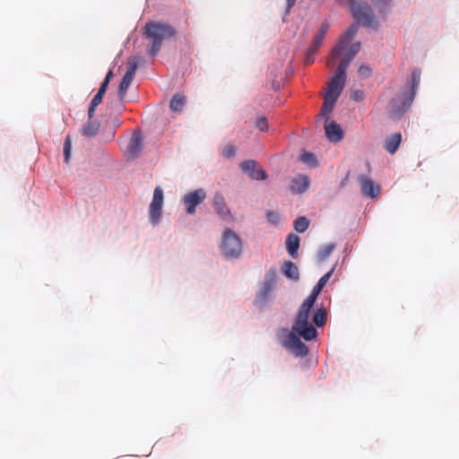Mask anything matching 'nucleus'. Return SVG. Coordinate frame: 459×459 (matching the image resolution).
Returning <instances> with one entry per match:
<instances>
[{
	"instance_id": "79ce46f5",
	"label": "nucleus",
	"mask_w": 459,
	"mask_h": 459,
	"mask_svg": "<svg viewBox=\"0 0 459 459\" xmlns=\"http://www.w3.org/2000/svg\"><path fill=\"white\" fill-rule=\"evenodd\" d=\"M324 39H325V36H323L320 33H316V35L315 36V38L313 39V42L321 46L323 44Z\"/></svg>"
},
{
	"instance_id": "a18cd8bd",
	"label": "nucleus",
	"mask_w": 459,
	"mask_h": 459,
	"mask_svg": "<svg viewBox=\"0 0 459 459\" xmlns=\"http://www.w3.org/2000/svg\"><path fill=\"white\" fill-rule=\"evenodd\" d=\"M327 30H328V24L324 23V24L321 26L320 30L317 31V33H320V34H322L323 36H325V35H326V33H327Z\"/></svg>"
},
{
	"instance_id": "f257e3e1",
	"label": "nucleus",
	"mask_w": 459,
	"mask_h": 459,
	"mask_svg": "<svg viewBox=\"0 0 459 459\" xmlns=\"http://www.w3.org/2000/svg\"><path fill=\"white\" fill-rule=\"evenodd\" d=\"M318 295L311 291L309 296L301 304L296 316L292 330L306 341H312L316 338L317 331L309 322V315Z\"/></svg>"
},
{
	"instance_id": "9d476101",
	"label": "nucleus",
	"mask_w": 459,
	"mask_h": 459,
	"mask_svg": "<svg viewBox=\"0 0 459 459\" xmlns=\"http://www.w3.org/2000/svg\"><path fill=\"white\" fill-rule=\"evenodd\" d=\"M163 206V191L160 186L155 187L152 201L149 208L150 220L153 224L160 221Z\"/></svg>"
},
{
	"instance_id": "aec40b11",
	"label": "nucleus",
	"mask_w": 459,
	"mask_h": 459,
	"mask_svg": "<svg viewBox=\"0 0 459 459\" xmlns=\"http://www.w3.org/2000/svg\"><path fill=\"white\" fill-rule=\"evenodd\" d=\"M299 242L300 238L295 234H289L286 238L287 251L293 258L297 257Z\"/></svg>"
},
{
	"instance_id": "393cba45",
	"label": "nucleus",
	"mask_w": 459,
	"mask_h": 459,
	"mask_svg": "<svg viewBox=\"0 0 459 459\" xmlns=\"http://www.w3.org/2000/svg\"><path fill=\"white\" fill-rule=\"evenodd\" d=\"M327 320V312L326 309L322 307L318 308L314 316H313V323L317 326L321 327L324 326Z\"/></svg>"
},
{
	"instance_id": "412c9836",
	"label": "nucleus",
	"mask_w": 459,
	"mask_h": 459,
	"mask_svg": "<svg viewBox=\"0 0 459 459\" xmlns=\"http://www.w3.org/2000/svg\"><path fill=\"white\" fill-rule=\"evenodd\" d=\"M186 96L184 94H174L169 103V109L172 112L180 113L183 110L184 106L186 105Z\"/></svg>"
},
{
	"instance_id": "7c9ffc66",
	"label": "nucleus",
	"mask_w": 459,
	"mask_h": 459,
	"mask_svg": "<svg viewBox=\"0 0 459 459\" xmlns=\"http://www.w3.org/2000/svg\"><path fill=\"white\" fill-rule=\"evenodd\" d=\"M335 248L334 244H327L325 245L319 252H318V260L319 261H325L333 251Z\"/></svg>"
},
{
	"instance_id": "ea45409f",
	"label": "nucleus",
	"mask_w": 459,
	"mask_h": 459,
	"mask_svg": "<svg viewBox=\"0 0 459 459\" xmlns=\"http://www.w3.org/2000/svg\"><path fill=\"white\" fill-rule=\"evenodd\" d=\"M266 216H267L268 221H271L272 223L276 224L278 222V216L273 212H272V211L267 212Z\"/></svg>"
},
{
	"instance_id": "f704fd0d",
	"label": "nucleus",
	"mask_w": 459,
	"mask_h": 459,
	"mask_svg": "<svg viewBox=\"0 0 459 459\" xmlns=\"http://www.w3.org/2000/svg\"><path fill=\"white\" fill-rule=\"evenodd\" d=\"M237 149L232 144H228L222 152L223 156H225L228 159L233 158L236 155Z\"/></svg>"
},
{
	"instance_id": "a211bd4d",
	"label": "nucleus",
	"mask_w": 459,
	"mask_h": 459,
	"mask_svg": "<svg viewBox=\"0 0 459 459\" xmlns=\"http://www.w3.org/2000/svg\"><path fill=\"white\" fill-rule=\"evenodd\" d=\"M309 186V179L307 176L300 175L291 181L290 189L292 193L301 194Z\"/></svg>"
},
{
	"instance_id": "6e6552de",
	"label": "nucleus",
	"mask_w": 459,
	"mask_h": 459,
	"mask_svg": "<svg viewBox=\"0 0 459 459\" xmlns=\"http://www.w3.org/2000/svg\"><path fill=\"white\" fill-rule=\"evenodd\" d=\"M206 192L203 188L195 189L187 193L182 198V203L186 208V213L193 215L195 213L196 207L206 199Z\"/></svg>"
},
{
	"instance_id": "de8ad7c7",
	"label": "nucleus",
	"mask_w": 459,
	"mask_h": 459,
	"mask_svg": "<svg viewBox=\"0 0 459 459\" xmlns=\"http://www.w3.org/2000/svg\"><path fill=\"white\" fill-rule=\"evenodd\" d=\"M361 96H362V91H355L353 93V97L352 98L355 100H359L361 98Z\"/></svg>"
},
{
	"instance_id": "5701e85b",
	"label": "nucleus",
	"mask_w": 459,
	"mask_h": 459,
	"mask_svg": "<svg viewBox=\"0 0 459 459\" xmlns=\"http://www.w3.org/2000/svg\"><path fill=\"white\" fill-rule=\"evenodd\" d=\"M282 270H283V273L286 277H288L291 280H295V281L299 280V269L294 263H292L290 261L285 262L283 264Z\"/></svg>"
},
{
	"instance_id": "c03bdc74",
	"label": "nucleus",
	"mask_w": 459,
	"mask_h": 459,
	"mask_svg": "<svg viewBox=\"0 0 459 459\" xmlns=\"http://www.w3.org/2000/svg\"><path fill=\"white\" fill-rule=\"evenodd\" d=\"M320 47L321 46L312 42V44L310 45L309 48L307 49V52L316 54Z\"/></svg>"
},
{
	"instance_id": "4468645a",
	"label": "nucleus",
	"mask_w": 459,
	"mask_h": 459,
	"mask_svg": "<svg viewBox=\"0 0 459 459\" xmlns=\"http://www.w3.org/2000/svg\"><path fill=\"white\" fill-rule=\"evenodd\" d=\"M359 184L363 195L374 198L378 195L380 188L375 182L366 176L359 177Z\"/></svg>"
},
{
	"instance_id": "37998d69",
	"label": "nucleus",
	"mask_w": 459,
	"mask_h": 459,
	"mask_svg": "<svg viewBox=\"0 0 459 459\" xmlns=\"http://www.w3.org/2000/svg\"><path fill=\"white\" fill-rule=\"evenodd\" d=\"M108 86V81H103L99 91H98V93L104 95L105 92L107 91Z\"/></svg>"
},
{
	"instance_id": "2f4dec72",
	"label": "nucleus",
	"mask_w": 459,
	"mask_h": 459,
	"mask_svg": "<svg viewBox=\"0 0 459 459\" xmlns=\"http://www.w3.org/2000/svg\"><path fill=\"white\" fill-rule=\"evenodd\" d=\"M139 59L136 56H130L127 61V74H135L138 68Z\"/></svg>"
},
{
	"instance_id": "8fccbe9b",
	"label": "nucleus",
	"mask_w": 459,
	"mask_h": 459,
	"mask_svg": "<svg viewBox=\"0 0 459 459\" xmlns=\"http://www.w3.org/2000/svg\"><path fill=\"white\" fill-rule=\"evenodd\" d=\"M288 11L295 4L296 0H286Z\"/></svg>"
},
{
	"instance_id": "58836bf2",
	"label": "nucleus",
	"mask_w": 459,
	"mask_h": 459,
	"mask_svg": "<svg viewBox=\"0 0 459 459\" xmlns=\"http://www.w3.org/2000/svg\"><path fill=\"white\" fill-rule=\"evenodd\" d=\"M370 73H371V70H370V68H369L368 66H367V65H361V66H359V74L360 75H363V76H366V77H367V76H368V75L370 74Z\"/></svg>"
},
{
	"instance_id": "20e7f679",
	"label": "nucleus",
	"mask_w": 459,
	"mask_h": 459,
	"mask_svg": "<svg viewBox=\"0 0 459 459\" xmlns=\"http://www.w3.org/2000/svg\"><path fill=\"white\" fill-rule=\"evenodd\" d=\"M220 248L226 258H238L243 251V242L234 230L226 229L221 236Z\"/></svg>"
},
{
	"instance_id": "6ab92c4d",
	"label": "nucleus",
	"mask_w": 459,
	"mask_h": 459,
	"mask_svg": "<svg viewBox=\"0 0 459 459\" xmlns=\"http://www.w3.org/2000/svg\"><path fill=\"white\" fill-rule=\"evenodd\" d=\"M402 142V134L396 133L386 138L384 148L390 154H394L399 148Z\"/></svg>"
},
{
	"instance_id": "423d86ee",
	"label": "nucleus",
	"mask_w": 459,
	"mask_h": 459,
	"mask_svg": "<svg viewBox=\"0 0 459 459\" xmlns=\"http://www.w3.org/2000/svg\"><path fill=\"white\" fill-rule=\"evenodd\" d=\"M351 5L353 17L363 23L364 26L375 28L377 22L372 13L371 7L367 2H357L356 0H347Z\"/></svg>"
},
{
	"instance_id": "a878e982",
	"label": "nucleus",
	"mask_w": 459,
	"mask_h": 459,
	"mask_svg": "<svg viewBox=\"0 0 459 459\" xmlns=\"http://www.w3.org/2000/svg\"><path fill=\"white\" fill-rule=\"evenodd\" d=\"M276 281H277V270H276V268H271L265 273L264 285H265L266 288L273 289L274 284L276 283Z\"/></svg>"
},
{
	"instance_id": "473e14b6",
	"label": "nucleus",
	"mask_w": 459,
	"mask_h": 459,
	"mask_svg": "<svg viewBox=\"0 0 459 459\" xmlns=\"http://www.w3.org/2000/svg\"><path fill=\"white\" fill-rule=\"evenodd\" d=\"M72 143L71 139L67 135L64 143V160L68 163L71 158Z\"/></svg>"
},
{
	"instance_id": "c9c22d12",
	"label": "nucleus",
	"mask_w": 459,
	"mask_h": 459,
	"mask_svg": "<svg viewBox=\"0 0 459 459\" xmlns=\"http://www.w3.org/2000/svg\"><path fill=\"white\" fill-rule=\"evenodd\" d=\"M256 127L260 131H265L268 129V122L265 117H260L257 118L255 123Z\"/></svg>"
},
{
	"instance_id": "b1692460",
	"label": "nucleus",
	"mask_w": 459,
	"mask_h": 459,
	"mask_svg": "<svg viewBox=\"0 0 459 459\" xmlns=\"http://www.w3.org/2000/svg\"><path fill=\"white\" fill-rule=\"evenodd\" d=\"M99 128H100V123H98L97 121H91V119H90V121H88L82 126V134L88 136V137H92L97 134V132L99 131Z\"/></svg>"
},
{
	"instance_id": "49530a36",
	"label": "nucleus",
	"mask_w": 459,
	"mask_h": 459,
	"mask_svg": "<svg viewBox=\"0 0 459 459\" xmlns=\"http://www.w3.org/2000/svg\"><path fill=\"white\" fill-rule=\"evenodd\" d=\"M375 4L386 5L392 0H371Z\"/></svg>"
},
{
	"instance_id": "a19ab883",
	"label": "nucleus",
	"mask_w": 459,
	"mask_h": 459,
	"mask_svg": "<svg viewBox=\"0 0 459 459\" xmlns=\"http://www.w3.org/2000/svg\"><path fill=\"white\" fill-rule=\"evenodd\" d=\"M324 39H325V36H323L320 33H316V35L315 36V38L313 39V42L321 46L323 44Z\"/></svg>"
},
{
	"instance_id": "cd10ccee",
	"label": "nucleus",
	"mask_w": 459,
	"mask_h": 459,
	"mask_svg": "<svg viewBox=\"0 0 459 459\" xmlns=\"http://www.w3.org/2000/svg\"><path fill=\"white\" fill-rule=\"evenodd\" d=\"M309 224V220L304 216H301L294 221V229L296 231L303 233L307 230Z\"/></svg>"
},
{
	"instance_id": "e433bc0d",
	"label": "nucleus",
	"mask_w": 459,
	"mask_h": 459,
	"mask_svg": "<svg viewBox=\"0 0 459 459\" xmlns=\"http://www.w3.org/2000/svg\"><path fill=\"white\" fill-rule=\"evenodd\" d=\"M272 290H273L272 288H266V286L263 284V287H262L261 290L259 291L258 296L261 299H264L268 297V295L270 294V292Z\"/></svg>"
},
{
	"instance_id": "f03ea898",
	"label": "nucleus",
	"mask_w": 459,
	"mask_h": 459,
	"mask_svg": "<svg viewBox=\"0 0 459 459\" xmlns=\"http://www.w3.org/2000/svg\"><path fill=\"white\" fill-rule=\"evenodd\" d=\"M318 295L311 291L309 296L301 304L296 316L292 330L306 341H312L316 338L317 331L309 322V315Z\"/></svg>"
},
{
	"instance_id": "4be33fe9",
	"label": "nucleus",
	"mask_w": 459,
	"mask_h": 459,
	"mask_svg": "<svg viewBox=\"0 0 459 459\" xmlns=\"http://www.w3.org/2000/svg\"><path fill=\"white\" fill-rule=\"evenodd\" d=\"M134 77V75H132L131 74L127 73H126L125 75L123 76L118 87V96L120 100H124L126 92L129 86L131 85Z\"/></svg>"
},
{
	"instance_id": "9b49d317",
	"label": "nucleus",
	"mask_w": 459,
	"mask_h": 459,
	"mask_svg": "<svg viewBox=\"0 0 459 459\" xmlns=\"http://www.w3.org/2000/svg\"><path fill=\"white\" fill-rule=\"evenodd\" d=\"M298 333L292 330L287 335L284 346L287 347L296 357H304L307 354L308 349L307 345L302 342Z\"/></svg>"
},
{
	"instance_id": "c756f323",
	"label": "nucleus",
	"mask_w": 459,
	"mask_h": 459,
	"mask_svg": "<svg viewBox=\"0 0 459 459\" xmlns=\"http://www.w3.org/2000/svg\"><path fill=\"white\" fill-rule=\"evenodd\" d=\"M336 101H337L336 99L332 98L327 95H325L324 105L322 107V114L326 115V114L330 113L333 110V108H334Z\"/></svg>"
},
{
	"instance_id": "bb28decb",
	"label": "nucleus",
	"mask_w": 459,
	"mask_h": 459,
	"mask_svg": "<svg viewBox=\"0 0 459 459\" xmlns=\"http://www.w3.org/2000/svg\"><path fill=\"white\" fill-rule=\"evenodd\" d=\"M333 273V268L331 269L328 273H326L325 275H323L318 282L316 283V285L313 288L312 291H314L315 293H316L317 295L320 294V292L322 291L323 288L325 286V284L328 282V281L330 280L332 274Z\"/></svg>"
},
{
	"instance_id": "4c0bfd02",
	"label": "nucleus",
	"mask_w": 459,
	"mask_h": 459,
	"mask_svg": "<svg viewBox=\"0 0 459 459\" xmlns=\"http://www.w3.org/2000/svg\"><path fill=\"white\" fill-rule=\"evenodd\" d=\"M315 61V54L314 53H309L307 51L306 53V56H305V65H311L312 63H314Z\"/></svg>"
},
{
	"instance_id": "1a4fd4ad",
	"label": "nucleus",
	"mask_w": 459,
	"mask_h": 459,
	"mask_svg": "<svg viewBox=\"0 0 459 459\" xmlns=\"http://www.w3.org/2000/svg\"><path fill=\"white\" fill-rule=\"evenodd\" d=\"M346 82V71L337 67L336 74L332 77L328 82L327 89L325 95L330 96L338 100Z\"/></svg>"
},
{
	"instance_id": "f8f14e48",
	"label": "nucleus",
	"mask_w": 459,
	"mask_h": 459,
	"mask_svg": "<svg viewBox=\"0 0 459 459\" xmlns=\"http://www.w3.org/2000/svg\"><path fill=\"white\" fill-rule=\"evenodd\" d=\"M213 206L216 213L225 221H233L234 216L232 215L230 208L228 207L225 197L221 193H215L212 200Z\"/></svg>"
},
{
	"instance_id": "72a5a7b5",
	"label": "nucleus",
	"mask_w": 459,
	"mask_h": 459,
	"mask_svg": "<svg viewBox=\"0 0 459 459\" xmlns=\"http://www.w3.org/2000/svg\"><path fill=\"white\" fill-rule=\"evenodd\" d=\"M301 160L304 162V163H307L308 165H310L311 167H315L316 166V157L314 156L313 153H310V152H304L302 155H301Z\"/></svg>"
},
{
	"instance_id": "c85d7f7f",
	"label": "nucleus",
	"mask_w": 459,
	"mask_h": 459,
	"mask_svg": "<svg viewBox=\"0 0 459 459\" xmlns=\"http://www.w3.org/2000/svg\"><path fill=\"white\" fill-rule=\"evenodd\" d=\"M103 96L104 95L97 92V94L91 100L90 107H89V110H88L89 119H91L93 117L96 108L102 102Z\"/></svg>"
},
{
	"instance_id": "39448f33",
	"label": "nucleus",
	"mask_w": 459,
	"mask_h": 459,
	"mask_svg": "<svg viewBox=\"0 0 459 459\" xmlns=\"http://www.w3.org/2000/svg\"><path fill=\"white\" fill-rule=\"evenodd\" d=\"M411 95L408 99L405 100L401 101L400 97L398 99H394L391 102V109H390V117L392 118H398L402 115H403L409 107L411 106V103L415 96L416 90L420 84V70L418 68L413 69L411 73Z\"/></svg>"
},
{
	"instance_id": "09e8293b",
	"label": "nucleus",
	"mask_w": 459,
	"mask_h": 459,
	"mask_svg": "<svg viewBox=\"0 0 459 459\" xmlns=\"http://www.w3.org/2000/svg\"><path fill=\"white\" fill-rule=\"evenodd\" d=\"M112 76H113V72H112V70H110V71H108V73L107 74V75H106V77H105L104 81H108V82L109 83V81H110V79L112 78Z\"/></svg>"
},
{
	"instance_id": "2eb2a0df",
	"label": "nucleus",
	"mask_w": 459,
	"mask_h": 459,
	"mask_svg": "<svg viewBox=\"0 0 459 459\" xmlns=\"http://www.w3.org/2000/svg\"><path fill=\"white\" fill-rule=\"evenodd\" d=\"M325 135L327 139L333 143H338L343 138V131L341 126L334 121L325 125Z\"/></svg>"
},
{
	"instance_id": "dca6fc26",
	"label": "nucleus",
	"mask_w": 459,
	"mask_h": 459,
	"mask_svg": "<svg viewBox=\"0 0 459 459\" xmlns=\"http://www.w3.org/2000/svg\"><path fill=\"white\" fill-rule=\"evenodd\" d=\"M142 148L143 137L139 133L134 132L130 138L126 152L129 157H135L141 152Z\"/></svg>"
},
{
	"instance_id": "ddd939ff",
	"label": "nucleus",
	"mask_w": 459,
	"mask_h": 459,
	"mask_svg": "<svg viewBox=\"0 0 459 459\" xmlns=\"http://www.w3.org/2000/svg\"><path fill=\"white\" fill-rule=\"evenodd\" d=\"M242 170L249 175L252 179L264 180L266 178V172L262 169H257L256 162L253 160H247L240 165Z\"/></svg>"
},
{
	"instance_id": "f3484780",
	"label": "nucleus",
	"mask_w": 459,
	"mask_h": 459,
	"mask_svg": "<svg viewBox=\"0 0 459 459\" xmlns=\"http://www.w3.org/2000/svg\"><path fill=\"white\" fill-rule=\"evenodd\" d=\"M360 43H355L345 52L344 57L341 60L338 68L346 71L350 63L359 51Z\"/></svg>"
},
{
	"instance_id": "7ed1b4c3",
	"label": "nucleus",
	"mask_w": 459,
	"mask_h": 459,
	"mask_svg": "<svg viewBox=\"0 0 459 459\" xmlns=\"http://www.w3.org/2000/svg\"><path fill=\"white\" fill-rule=\"evenodd\" d=\"M143 34L152 41L150 54L152 56H154L160 51L162 41L176 35V30L169 24L148 22L143 28Z\"/></svg>"
},
{
	"instance_id": "0eeeda50",
	"label": "nucleus",
	"mask_w": 459,
	"mask_h": 459,
	"mask_svg": "<svg viewBox=\"0 0 459 459\" xmlns=\"http://www.w3.org/2000/svg\"><path fill=\"white\" fill-rule=\"evenodd\" d=\"M358 30L359 24L357 22L351 24L346 30L344 36L340 40V42L332 49L326 61V65L329 68L334 66L335 61L339 58V56L343 52L345 48L350 44L352 38L357 34Z\"/></svg>"
}]
</instances>
